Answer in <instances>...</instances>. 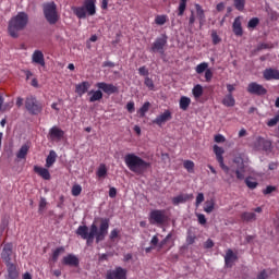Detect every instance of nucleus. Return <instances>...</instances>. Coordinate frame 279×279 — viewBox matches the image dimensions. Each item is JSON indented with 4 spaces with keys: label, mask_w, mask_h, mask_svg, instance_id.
<instances>
[{
    "label": "nucleus",
    "mask_w": 279,
    "mask_h": 279,
    "mask_svg": "<svg viewBox=\"0 0 279 279\" xmlns=\"http://www.w3.org/2000/svg\"><path fill=\"white\" fill-rule=\"evenodd\" d=\"M110 229V219L101 218L99 227L97 222H93L88 226H78L76 229L77 236H81L83 241H86L87 245H90L96 240V243H101L108 236V230Z\"/></svg>",
    "instance_id": "obj_1"
},
{
    "label": "nucleus",
    "mask_w": 279,
    "mask_h": 279,
    "mask_svg": "<svg viewBox=\"0 0 279 279\" xmlns=\"http://www.w3.org/2000/svg\"><path fill=\"white\" fill-rule=\"evenodd\" d=\"M124 162L128 169H130L132 173H136V175H143L147 169L151 168V162L145 161L135 154H126L124 156Z\"/></svg>",
    "instance_id": "obj_2"
},
{
    "label": "nucleus",
    "mask_w": 279,
    "mask_h": 279,
    "mask_svg": "<svg viewBox=\"0 0 279 279\" xmlns=\"http://www.w3.org/2000/svg\"><path fill=\"white\" fill-rule=\"evenodd\" d=\"M29 24V15L25 12H19L15 16L11 17L8 25V33L11 38H16L19 32H23Z\"/></svg>",
    "instance_id": "obj_3"
},
{
    "label": "nucleus",
    "mask_w": 279,
    "mask_h": 279,
    "mask_svg": "<svg viewBox=\"0 0 279 279\" xmlns=\"http://www.w3.org/2000/svg\"><path fill=\"white\" fill-rule=\"evenodd\" d=\"M72 12L78 19H86V16H95V14H97V0H84L83 5L72 7Z\"/></svg>",
    "instance_id": "obj_4"
},
{
    "label": "nucleus",
    "mask_w": 279,
    "mask_h": 279,
    "mask_svg": "<svg viewBox=\"0 0 279 279\" xmlns=\"http://www.w3.org/2000/svg\"><path fill=\"white\" fill-rule=\"evenodd\" d=\"M43 12L49 25H56L60 16H58V5L56 2H47L43 4Z\"/></svg>",
    "instance_id": "obj_5"
},
{
    "label": "nucleus",
    "mask_w": 279,
    "mask_h": 279,
    "mask_svg": "<svg viewBox=\"0 0 279 279\" xmlns=\"http://www.w3.org/2000/svg\"><path fill=\"white\" fill-rule=\"evenodd\" d=\"M24 106L27 112L33 114L34 117L43 112V102H40L35 96H27L25 98Z\"/></svg>",
    "instance_id": "obj_6"
},
{
    "label": "nucleus",
    "mask_w": 279,
    "mask_h": 279,
    "mask_svg": "<svg viewBox=\"0 0 279 279\" xmlns=\"http://www.w3.org/2000/svg\"><path fill=\"white\" fill-rule=\"evenodd\" d=\"M149 223L151 226H162L167 221V210L165 209H154L149 214Z\"/></svg>",
    "instance_id": "obj_7"
},
{
    "label": "nucleus",
    "mask_w": 279,
    "mask_h": 279,
    "mask_svg": "<svg viewBox=\"0 0 279 279\" xmlns=\"http://www.w3.org/2000/svg\"><path fill=\"white\" fill-rule=\"evenodd\" d=\"M167 35L157 37L150 47V51H153V53H160L162 56L165 53V48L167 47Z\"/></svg>",
    "instance_id": "obj_8"
},
{
    "label": "nucleus",
    "mask_w": 279,
    "mask_h": 279,
    "mask_svg": "<svg viewBox=\"0 0 279 279\" xmlns=\"http://www.w3.org/2000/svg\"><path fill=\"white\" fill-rule=\"evenodd\" d=\"M246 90L250 95H256L257 97H263L267 95V88H265V86L258 84L257 82H251L247 85Z\"/></svg>",
    "instance_id": "obj_9"
},
{
    "label": "nucleus",
    "mask_w": 279,
    "mask_h": 279,
    "mask_svg": "<svg viewBox=\"0 0 279 279\" xmlns=\"http://www.w3.org/2000/svg\"><path fill=\"white\" fill-rule=\"evenodd\" d=\"M106 279H128V270L118 266L113 270L107 271Z\"/></svg>",
    "instance_id": "obj_10"
},
{
    "label": "nucleus",
    "mask_w": 279,
    "mask_h": 279,
    "mask_svg": "<svg viewBox=\"0 0 279 279\" xmlns=\"http://www.w3.org/2000/svg\"><path fill=\"white\" fill-rule=\"evenodd\" d=\"M173 119V114L171 113V110L167 109L162 113L156 117V119L153 120L154 125H158V128H162L165 123L168 121H171Z\"/></svg>",
    "instance_id": "obj_11"
},
{
    "label": "nucleus",
    "mask_w": 279,
    "mask_h": 279,
    "mask_svg": "<svg viewBox=\"0 0 279 279\" xmlns=\"http://www.w3.org/2000/svg\"><path fill=\"white\" fill-rule=\"evenodd\" d=\"M225 153L226 150H223L222 147L214 145V154L216 155V160L219 162L220 168L222 169V171H225V173H230V168L223 162Z\"/></svg>",
    "instance_id": "obj_12"
},
{
    "label": "nucleus",
    "mask_w": 279,
    "mask_h": 279,
    "mask_svg": "<svg viewBox=\"0 0 279 279\" xmlns=\"http://www.w3.org/2000/svg\"><path fill=\"white\" fill-rule=\"evenodd\" d=\"M48 138L52 143H60L64 138V131L58 126H52L48 132Z\"/></svg>",
    "instance_id": "obj_13"
},
{
    "label": "nucleus",
    "mask_w": 279,
    "mask_h": 279,
    "mask_svg": "<svg viewBox=\"0 0 279 279\" xmlns=\"http://www.w3.org/2000/svg\"><path fill=\"white\" fill-rule=\"evenodd\" d=\"M96 88H99L106 95H114V93H119V87L112 83L98 82L96 83Z\"/></svg>",
    "instance_id": "obj_14"
},
{
    "label": "nucleus",
    "mask_w": 279,
    "mask_h": 279,
    "mask_svg": "<svg viewBox=\"0 0 279 279\" xmlns=\"http://www.w3.org/2000/svg\"><path fill=\"white\" fill-rule=\"evenodd\" d=\"M239 260V256L232 248L227 250L226 255H225V266L228 269H232L234 267V263Z\"/></svg>",
    "instance_id": "obj_15"
},
{
    "label": "nucleus",
    "mask_w": 279,
    "mask_h": 279,
    "mask_svg": "<svg viewBox=\"0 0 279 279\" xmlns=\"http://www.w3.org/2000/svg\"><path fill=\"white\" fill-rule=\"evenodd\" d=\"M263 77L266 82H271L272 80H279V70L275 68H268L263 71Z\"/></svg>",
    "instance_id": "obj_16"
},
{
    "label": "nucleus",
    "mask_w": 279,
    "mask_h": 279,
    "mask_svg": "<svg viewBox=\"0 0 279 279\" xmlns=\"http://www.w3.org/2000/svg\"><path fill=\"white\" fill-rule=\"evenodd\" d=\"M255 147L263 149L264 151H271V142L269 140H265L264 137H257Z\"/></svg>",
    "instance_id": "obj_17"
},
{
    "label": "nucleus",
    "mask_w": 279,
    "mask_h": 279,
    "mask_svg": "<svg viewBox=\"0 0 279 279\" xmlns=\"http://www.w3.org/2000/svg\"><path fill=\"white\" fill-rule=\"evenodd\" d=\"M89 88H90V83L88 81H84L75 85V93L76 95H78V97H82L83 95H86V93H88Z\"/></svg>",
    "instance_id": "obj_18"
},
{
    "label": "nucleus",
    "mask_w": 279,
    "mask_h": 279,
    "mask_svg": "<svg viewBox=\"0 0 279 279\" xmlns=\"http://www.w3.org/2000/svg\"><path fill=\"white\" fill-rule=\"evenodd\" d=\"M12 243H7L3 246L1 258L4 259L5 263L10 264V260H12Z\"/></svg>",
    "instance_id": "obj_19"
},
{
    "label": "nucleus",
    "mask_w": 279,
    "mask_h": 279,
    "mask_svg": "<svg viewBox=\"0 0 279 279\" xmlns=\"http://www.w3.org/2000/svg\"><path fill=\"white\" fill-rule=\"evenodd\" d=\"M189 199H193V194H180L172 198L173 206H180V204H186Z\"/></svg>",
    "instance_id": "obj_20"
},
{
    "label": "nucleus",
    "mask_w": 279,
    "mask_h": 279,
    "mask_svg": "<svg viewBox=\"0 0 279 279\" xmlns=\"http://www.w3.org/2000/svg\"><path fill=\"white\" fill-rule=\"evenodd\" d=\"M62 264L70 267H77L80 265V258L73 254H69L68 256L63 257Z\"/></svg>",
    "instance_id": "obj_21"
},
{
    "label": "nucleus",
    "mask_w": 279,
    "mask_h": 279,
    "mask_svg": "<svg viewBox=\"0 0 279 279\" xmlns=\"http://www.w3.org/2000/svg\"><path fill=\"white\" fill-rule=\"evenodd\" d=\"M196 10V16L198 19L199 27H204V23H206V12L199 4L194 5Z\"/></svg>",
    "instance_id": "obj_22"
},
{
    "label": "nucleus",
    "mask_w": 279,
    "mask_h": 279,
    "mask_svg": "<svg viewBox=\"0 0 279 279\" xmlns=\"http://www.w3.org/2000/svg\"><path fill=\"white\" fill-rule=\"evenodd\" d=\"M32 60L35 64L45 66V54L40 50H35L32 56Z\"/></svg>",
    "instance_id": "obj_23"
},
{
    "label": "nucleus",
    "mask_w": 279,
    "mask_h": 279,
    "mask_svg": "<svg viewBox=\"0 0 279 279\" xmlns=\"http://www.w3.org/2000/svg\"><path fill=\"white\" fill-rule=\"evenodd\" d=\"M35 173L39 174L43 180H51V173L49 169L39 166H34Z\"/></svg>",
    "instance_id": "obj_24"
},
{
    "label": "nucleus",
    "mask_w": 279,
    "mask_h": 279,
    "mask_svg": "<svg viewBox=\"0 0 279 279\" xmlns=\"http://www.w3.org/2000/svg\"><path fill=\"white\" fill-rule=\"evenodd\" d=\"M88 95H92L89 97L90 104H95V101H101V99H104V93L100 89L90 90V92H88Z\"/></svg>",
    "instance_id": "obj_25"
},
{
    "label": "nucleus",
    "mask_w": 279,
    "mask_h": 279,
    "mask_svg": "<svg viewBox=\"0 0 279 279\" xmlns=\"http://www.w3.org/2000/svg\"><path fill=\"white\" fill-rule=\"evenodd\" d=\"M57 158L58 154H56V150H50L49 155L46 158V168L50 169V167H53V165H56Z\"/></svg>",
    "instance_id": "obj_26"
},
{
    "label": "nucleus",
    "mask_w": 279,
    "mask_h": 279,
    "mask_svg": "<svg viewBox=\"0 0 279 279\" xmlns=\"http://www.w3.org/2000/svg\"><path fill=\"white\" fill-rule=\"evenodd\" d=\"M233 34L236 36H243V27L241 26V17H235L233 22Z\"/></svg>",
    "instance_id": "obj_27"
},
{
    "label": "nucleus",
    "mask_w": 279,
    "mask_h": 279,
    "mask_svg": "<svg viewBox=\"0 0 279 279\" xmlns=\"http://www.w3.org/2000/svg\"><path fill=\"white\" fill-rule=\"evenodd\" d=\"M235 104H236V100H234V96H232V94H228L222 99V105L226 106L227 108H233Z\"/></svg>",
    "instance_id": "obj_28"
},
{
    "label": "nucleus",
    "mask_w": 279,
    "mask_h": 279,
    "mask_svg": "<svg viewBox=\"0 0 279 279\" xmlns=\"http://www.w3.org/2000/svg\"><path fill=\"white\" fill-rule=\"evenodd\" d=\"M151 104L149 101L144 102V105L137 110V114L140 117V119L145 118V114H147V112H149V108H150Z\"/></svg>",
    "instance_id": "obj_29"
},
{
    "label": "nucleus",
    "mask_w": 279,
    "mask_h": 279,
    "mask_svg": "<svg viewBox=\"0 0 279 279\" xmlns=\"http://www.w3.org/2000/svg\"><path fill=\"white\" fill-rule=\"evenodd\" d=\"M235 175L238 180H245V163L241 162L236 170H235Z\"/></svg>",
    "instance_id": "obj_30"
},
{
    "label": "nucleus",
    "mask_w": 279,
    "mask_h": 279,
    "mask_svg": "<svg viewBox=\"0 0 279 279\" xmlns=\"http://www.w3.org/2000/svg\"><path fill=\"white\" fill-rule=\"evenodd\" d=\"M179 106L181 110H189V107L191 106V98L182 96L180 98Z\"/></svg>",
    "instance_id": "obj_31"
},
{
    "label": "nucleus",
    "mask_w": 279,
    "mask_h": 279,
    "mask_svg": "<svg viewBox=\"0 0 279 279\" xmlns=\"http://www.w3.org/2000/svg\"><path fill=\"white\" fill-rule=\"evenodd\" d=\"M241 219L246 222L256 221V215L252 211H244L241 214Z\"/></svg>",
    "instance_id": "obj_32"
},
{
    "label": "nucleus",
    "mask_w": 279,
    "mask_h": 279,
    "mask_svg": "<svg viewBox=\"0 0 279 279\" xmlns=\"http://www.w3.org/2000/svg\"><path fill=\"white\" fill-rule=\"evenodd\" d=\"M28 151H29V146L27 144H24L17 151L16 158H20L21 160L25 159L27 157Z\"/></svg>",
    "instance_id": "obj_33"
},
{
    "label": "nucleus",
    "mask_w": 279,
    "mask_h": 279,
    "mask_svg": "<svg viewBox=\"0 0 279 279\" xmlns=\"http://www.w3.org/2000/svg\"><path fill=\"white\" fill-rule=\"evenodd\" d=\"M179 7H178V16H184V12H186V3H189V0H179Z\"/></svg>",
    "instance_id": "obj_34"
},
{
    "label": "nucleus",
    "mask_w": 279,
    "mask_h": 279,
    "mask_svg": "<svg viewBox=\"0 0 279 279\" xmlns=\"http://www.w3.org/2000/svg\"><path fill=\"white\" fill-rule=\"evenodd\" d=\"M192 93H193V96L195 97V99H199V97H202V95H204V87H202V85L197 84L193 87Z\"/></svg>",
    "instance_id": "obj_35"
},
{
    "label": "nucleus",
    "mask_w": 279,
    "mask_h": 279,
    "mask_svg": "<svg viewBox=\"0 0 279 279\" xmlns=\"http://www.w3.org/2000/svg\"><path fill=\"white\" fill-rule=\"evenodd\" d=\"M96 175H97V178H106V175H108V168H106V165L101 163L98 167Z\"/></svg>",
    "instance_id": "obj_36"
},
{
    "label": "nucleus",
    "mask_w": 279,
    "mask_h": 279,
    "mask_svg": "<svg viewBox=\"0 0 279 279\" xmlns=\"http://www.w3.org/2000/svg\"><path fill=\"white\" fill-rule=\"evenodd\" d=\"M197 239V235L195 234V232H193V230H187V235H186V243L189 245H193V243H195V240Z\"/></svg>",
    "instance_id": "obj_37"
},
{
    "label": "nucleus",
    "mask_w": 279,
    "mask_h": 279,
    "mask_svg": "<svg viewBox=\"0 0 279 279\" xmlns=\"http://www.w3.org/2000/svg\"><path fill=\"white\" fill-rule=\"evenodd\" d=\"M206 71H208V63L207 62H202L198 65H196V68H195V72L198 75H202V73H205Z\"/></svg>",
    "instance_id": "obj_38"
},
{
    "label": "nucleus",
    "mask_w": 279,
    "mask_h": 279,
    "mask_svg": "<svg viewBox=\"0 0 279 279\" xmlns=\"http://www.w3.org/2000/svg\"><path fill=\"white\" fill-rule=\"evenodd\" d=\"M183 167L186 169L187 173H193L195 171V162L192 160H185Z\"/></svg>",
    "instance_id": "obj_39"
},
{
    "label": "nucleus",
    "mask_w": 279,
    "mask_h": 279,
    "mask_svg": "<svg viewBox=\"0 0 279 279\" xmlns=\"http://www.w3.org/2000/svg\"><path fill=\"white\" fill-rule=\"evenodd\" d=\"M60 254H64V247L60 246L56 248L52 253V262L58 263V258H60Z\"/></svg>",
    "instance_id": "obj_40"
},
{
    "label": "nucleus",
    "mask_w": 279,
    "mask_h": 279,
    "mask_svg": "<svg viewBox=\"0 0 279 279\" xmlns=\"http://www.w3.org/2000/svg\"><path fill=\"white\" fill-rule=\"evenodd\" d=\"M204 210L207 214L213 213V210H215V201L210 199V201H206L205 202V206H204Z\"/></svg>",
    "instance_id": "obj_41"
},
{
    "label": "nucleus",
    "mask_w": 279,
    "mask_h": 279,
    "mask_svg": "<svg viewBox=\"0 0 279 279\" xmlns=\"http://www.w3.org/2000/svg\"><path fill=\"white\" fill-rule=\"evenodd\" d=\"M259 23H260V20L258 17H252L247 23V28L256 29V27H258Z\"/></svg>",
    "instance_id": "obj_42"
},
{
    "label": "nucleus",
    "mask_w": 279,
    "mask_h": 279,
    "mask_svg": "<svg viewBox=\"0 0 279 279\" xmlns=\"http://www.w3.org/2000/svg\"><path fill=\"white\" fill-rule=\"evenodd\" d=\"M233 5L235 10L243 12V10H245V0H233Z\"/></svg>",
    "instance_id": "obj_43"
},
{
    "label": "nucleus",
    "mask_w": 279,
    "mask_h": 279,
    "mask_svg": "<svg viewBox=\"0 0 279 279\" xmlns=\"http://www.w3.org/2000/svg\"><path fill=\"white\" fill-rule=\"evenodd\" d=\"M167 21H168V16L167 15H157L155 17L156 25H165V23H167Z\"/></svg>",
    "instance_id": "obj_44"
},
{
    "label": "nucleus",
    "mask_w": 279,
    "mask_h": 279,
    "mask_svg": "<svg viewBox=\"0 0 279 279\" xmlns=\"http://www.w3.org/2000/svg\"><path fill=\"white\" fill-rule=\"evenodd\" d=\"M72 195L74 197H77V196L82 195V185H80V184L73 185L72 186Z\"/></svg>",
    "instance_id": "obj_45"
},
{
    "label": "nucleus",
    "mask_w": 279,
    "mask_h": 279,
    "mask_svg": "<svg viewBox=\"0 0 279 279\" xmlns=\"http://www.w3.org/2000/svg\"><path fill=\"white\" fill-rule=\"evenodd\" d=\"M245 184L248 189H256V186H258V183L256 181H254L252 178H246L245 179Z\"/></svg>",
    "instance_id": "obj_46"
},
{
    "label": "nucleus",
    "mask_w": 279,
    "mask_h": 279,
    "mask_svg": "<svg viewBox=\"0 0 279 279\" xmlns=\"http://www.w3.org/2000/svg\"><path fill=\"white\" fill-rule=\"evenodd\" d=\"M145 86L149 89V90H154L155 85H154V81L151 78H149V76L145 77L144 81Z\"/></svg>",
    "instance_id": "obj_47"
},
{
    "label": "nucleus",
    "mask_w": 279,
    "mask_h": 279,
    "mask_svg": "<svg viewBox=\"0 0 279 279\" xmlns=\"http://www.w3.org/2000/svg\"><path fill=\"white\" fill-rule=\"evenodd\" d=\"M278 122H279V116H275V118L270 119L268 122H267V125L268 128H274L276 125H278Z\"/></svg>",
    "instance_id": "obj_48"
},
{
    "label": "nucleus",
    "mask_w": 279,
    "mask_h": 279,
    "mask_svg": "<svg viewBox=\"0 0 279 279\" xmlns=\"http://www.w3.org/2000/svg\"><path fill=\"white\" fill-rule=\"evenodd\" d=\"M138 73L140 75H142L143 77H148L149 75V70L147 69V66L143 65L138 69Z\"/></svg>",
    "instance_id": "obj_49"
},
{
    "label": "nucleus",
    "mask_w": 279,
    "mask_h": 279,
    "mask_svg": "<svg viewBox=\"0 0 279 279\" xmlns=\"http://www.w3.org/2000/svg\"><path fill=\"white\" fill-rule=\"evenodd\" d=\"M47 208V198L46 197H40L39 201V213H43Z\"/></svg>",
    "instance_id": "obj_50"
},
{
    "label": "nucleus",
    "mask_w": 279,
    "mask_h": 279,
    "mask_svg": "<svg viewBox=\"0 0 279 279\" xmlns=\"http://www.w3.org/2000/svg\"><path fill=\"white\" fill-rule=\"evenodd\" d=\"M211 40L214 45H219L221 43V38L219 37V35H217V32L215 31L211 33Z\"/></svg>",
    "instance_id": "obj_51"
},
{
    "label": "nucleus",
    "mask_w": 279,
    "mask_h": 279,
    "mask_svg": "<svg viewBox=\"0 0 279 279\" xmlns=\"http://www.w3.org/2000/svg\"><path fill=\"white\" fill-rule=\"evenodd\" d=\"M171 233H169L161 242H159L158 244V248L162 250L165 247V245H167V243L169 242V239H171Z\"/></svg>",
    "instance_id": "obj_52"
},
{
    "label": "nucleus",
    "mask_w": 279,
    "mask_h": 279,
    "mask_svg": "<svg viewBox=\"0 0 279 279\" xmlns=\"http://www.w3.org/2000/svg\"><path fill=\"white\" fill-rule=\"evenodd\" d=\"M205 81L213 82V70L211 69H207L205 71Z\"/></svg>",
    "instance_id": "obj_53"
},
{
    "label": "nucleus",
    "mask_w": 279,
    "mask_h": 279,
    "mask_svg": "<svg viewBox=\"0 0 279 279\" xmlns=\"http://www.w3.org/2000/svg\"><path fill=\"white\" fill-rule=\"evenodd\" d=\"M276 186H274V185H268L264 191H263V193H264V195H270V193H274V191H276Z\"/></svg>",
    "instance_id": "obj_54"
},
{
    "label": "nucleus",
    "mask_w": 279,
    "mask_h": 279,
    "mask_svg": "<svg viewBox=\"0 0 279 279\" xmlns=\"http://www.w3.org/2000/svg\"><path fill=\"white\" fill-rule=\"evenodd\" d=\"M109 239H110L111 241H114V239H119V230H118V229H113V230L110 232Z\"/></svg>",
    "instance_id": "obj_55"
},
{
    "label": "nucleus",
    "mask_w": 279,
    "mask_h": 279,
    "mask_svg": "<svg viewBox=\"0 0 279 279\" xmlns=\"http://www.w3.org/2000/svg\"><path fill=\"white\" fill-rule=\"evenodd\" d=\"M204 202V193H198L196 196L195 206H199Z\"/></svg>",
    "instance_id": "obj_56"
},
{
    "label": "nucleus",
    "mask_w": 279,
    "mask_h": 279,
    "mask_svg": "<svg viewBox=\"0 0 279 279\" xmlns=\"http://www.w3.org/2000/svg\"><path fill=\"white\" fill-rule=\"evenodd\" d=\"M205 250H211V247H215V242L213 240L208 239L204 244Z\"/></svg>",
    "instance_id": "obj_57"
},
{
    "label": "nucleus",
    "mask_w": 279,
    "mask_h": 279,
    "mask_svg": "<svg viewBox=\"0 0 279 279\" xmlns=\"http://www.w3.org/2000/svg\"><path fill=\"white\" fill-rule=\"evenodd\" d=\"M215 143H226V137L221 134L215 135Z\"/></svg>",
    "instance_id": "obj_58"
},
{
    "label": "nucleus",
    "mask_w": 279,
    "mask_h": 279,
    "mask_svg": "<svg viewBox=\"0 0 279 279\" xmlns=\"http://www.w3.org/2000/svg\"><path fill=\"white\" fill-rule=\"evenodd\" d=\"M126 110H128V112H130V114H132V112H134V110H135L134 101H130L126 104Z\"/></svg>",
    "instance_id": "obj_59"
},
{
    "label": "nucleus",
    "mask_w": 279,
    "mask_h": 279,
    "mask_svg": "<svg viewBox=\"0 0 279 279\" xmlns=\"http://www.w3.org/2000/svg\"><path fill=\"white\" fill-rule=\"evenodd\" d=\"M197 219H198V223H201V226H205V223H206V216H204V214H198L197 215Z\"/></svg>",
    "instance_id": "obj_60"
},
{
    "label": "nucleus",
    "mask_w": 279,
    "mask_h": 279,
    "mask_svg": "<svg viewBox=\"0 0 279 279\" xmlns=\"http://www.w3.org/2000/svg\"><path fill=\"white\" fill-rule=\"evenodd\" d=\"M269 278V276L267 275V270H262L258 275H257V279H267Z\"/></svg>",
    "instance_id": "obj_61"
},
{
    "label": "nucleus",
    "mask_w": 279,
    "mask_h": 279,
    "mask_svg": "<svg viewBox=\"0 0 279 279\" xmlns=\"http://www.w3.org/2000/svg\"><path fill=\"white\" fill-rule=\"evenodd\" d=\"M109 197H111L112 199H114V197H117V187L109 189Z\"/></svg>",
    "instance_id": "obj_62"
},
{
    "label": "nucleus",
    "mask_w": 279,
    "mask_h": 279,
    "mask_svg": "<svg viewBox=\"0 0 279 279\" xmlns=\"http://www.w3.org/2000/svg\"><path fill=\"white\" fill-rule=\"evenodd\" d=\"M158 235H154L153 236V239H151V241H150V244L154 246V247H156L157 245H159V243H158Z\"/></svg>",
    "instance_id": "obj_63"
},
{
    "label": "nucleus",
    "mask_w": 279,
    "mask_h": 279,
    "mask_svg": "<svg viewBox=\"0 0 279 279\" xmlns=\"http://www.w3.org/2000/svg\"><path fill=\"white\" fill-rule=\"evenodd\" d=\"M17 274H16V270H13L12 267L9 268V278H16Z\"/></svg>",
    "instance_id": "obj_64"
}]
</instances>
